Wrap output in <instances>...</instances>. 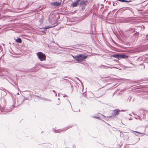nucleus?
I'll list each match as a JSON object with an SVG mask.
<instances>
[{
    "mask_svg": "<svg viewBox=\"0 0 148 148\" xmlns=\"http://www.w3.org/2000/svg\"><path fill=\"white\" fill-rule=\"evenodd\" d=\"M121 111H124V110H121Z\"/></svg>",
    "mask_w": 148,
    "mask_h": 148,
    "instance_id": "obj_26",
    "label": "nucleus"
},
{
    "mask_svg": "<svg viewBox=\"0 0 148 148\" xmlns=\"http://www.w3.org/2000/svg\"><path fill=\"white\" fill-rule=\"evenodd\" d=\"M44 99L45 100H47L49 101H51V100H50V99Z\"/></svg>",
    "mask_w": 148,
    "mask_h": 148,
    "instance_id": "obj_20",
    "label": "nucleus"
},
{
    "mask_svg": "<svg viewBox=\"0 0 148 148\" xmlns=\"http://www.w3.org/2000/svg\"><path fill=\"white\" fill-rule=\"evenodd\" d=\"M114 5V4H113V5Z\"/></svg>",
    "mask_w": 148,
    "mask_h": 148,
    "instance_id": "obj_31",
    "label": "nucleus"
},
{
    "mask_svg": "<svg viewBox=\"0 0 148 148\" xmlns=\"http://www.w3.org/2000/svg\"><path fill=\"white\" fill-rule=\"evenodd\" d=\"M111 57H114L119 59V54H115L114 55H111Z\"/></svg>",
    "mask_w": 148,
    "mask_h": 148,
    "instance_id": "obj_10",
    "label": "nucleus"
},
{
    "mask_svg": "<svg viewBox=\"0 0 148 148\" xmlns=\"http://www.w3.org/2000/svg\"><path fill=\"white\" fill-rule=\"evenodd\" d=\"M133 132H136V133H138V134H142V136H144L145 134V133H140V132H137V131H134Z\"/></svg>",
    "mask_w": 148,
    "mask_h": 148,
    "instance_id": "obj_15",
    "label": "nucleus"
},
{
    "mask_svg": "<svg viewBox=\"0 0 148 148\" xmlns=\"http://www.w3.org/2000/svg\"><path fill=\"white\" fill-rule=\"evenodd\" d=\"M36 54L40 61H43L46 60V56L44 53L42 52H38L36 53Z\"/></svg>",
    "mask_w": 148,
    "mask_h": 148,
    "instance_id": "obj_2",
    "label": "nucleus"
},
{
    "mask_svg": "<svg viewBox=\"0 0 148 148\" xmlns=\"http://www.w3.org/2000/svg\"><path fill=\"white\" fill-rule=\"evenodd\" d=\"M67 129H65L64 130H57L54 131V132L56 133L60 132V131H65Z\"/></svg>",
    "mask_w": 148,
    "mask_h": 148,
    "instance_id": "obj_13",
    "label": "nucleus"
},
{
    "mask_svg": "<svg viewBox=\"0 0 148 148\" xmlns=\"http://www.w3.org/2000/svg\"><path fill=\"white\" fill-rule=\"evenodd\" d=\"M86 4V1H82L80 2V4L81 5H84Z\"/></svg>",
    "mask_w": 148,
    "mask_h": 148,
    "instance_id": "obj_14",
    "label": "nucleus"
},
{
    "mask_svg": "<svg viewBox=\"0 0 148 148\" xmlns=\"http://www.w3.org/2000/svg\"><path fill=\"white\" fill-rule=\"evenodd\" d=\"M128 57L127 56L124 54L119 55V59L121 58H126Z\"/></svg>",
    "mask_w": 148,
    "mask_h": 148,
    "instance_id": "obj_7",
    "label": "nucleus"
},
{
    "mask_svg": "<svg viewBox=\"0 0 148 148\" xmlns=\"http://www.w3.org/2000/svg\"><path fill=\"white\" fill-rule=\"evenodd\" d=\"M17 95H19V93H18H18H17Z\"/></svg>",
    "mask_w": 148,
    "mask_h": 148,
    "instance_id": "obj_27",
    "label": "nucleus"
},
{
    "mask_svg": "<svg viewBox=\"0 0 148 148\" xmlns=\"http://www.w3.org/2000/svg\"><path fill=\"white\" fill-rule=\"evenodd\" d=\"M58 25V23H56L54 24V25L53 26H47L45 27H43V29H49V28H50L52 27H55V26H56L57 25Z\"/></svg>",
    "mask_w": 148,
    "mask_h": 148,
    "instance_id": "obj_6",
    "label": "nucleus"
},
{
    "mask_svg": "<svg viewBox=\"0 0 148 148\" xmlns=\"http://www.w3.org/2000/svg\"><path fill=\"white\" fill-rule=\"evenodd\" d=\"M51 5L52 6H58L61 5V3L58 2H54L51 3Z\"/></svg>",
    "mask_w": 148,
    "mask_h": 148,
    "instance_id": "obj_5",
    "label": "nucleus"
},
{
    "mask_svg": "<svg viewBox=\"0 0 148 148\" xmlns=\"http://www.w3.org/2000/svg\"><path fill=\"white\" fill-rule=\"evenodd\" d=\"M80 0H77L76 1L73 2V7H76L77 5V4L78 1Z\"/></svg>",
    "mask_w": 148,
    "mask_h": 148,
    "instance_id": "obj_9",
    "label": "nucleus"
},
{
    "mask_svg": "<svg viewBox=\"0 0 148 148\" xmlns=\"http://www.w3.org/2000/svg\"><path fill=\"white\" fill-rule=\"evenodd\" d=\"M16 41L17 42L19 43H21L22 42L21 39L20 38H18L16 40Z\"/></svg>",
    "mask_w": 148,
    "mask_h": 148,
    "instance_id": "obj_11",
    "label": "nucleus"
},
{
    "mask_svg": "<svg viewBox=\"0 0 148 148\" xmlns=\"http://www.w3.org/2000/svg\"><path fill=\"white\" fill-rule=\"evenodd\" d=\"M42 32H43V33H45V31H42Z\"/></svg>",
    "mask_w": 148,
    "mask_h": 148,
    "instance_id": "obj_23",
    "label": "nucleus"
},
{
    "mask_svg": "<svg viewBox=\"0 0 148 148\" xmlns=\"http://www.w3.org/2000/svg\"><path fill=\"white\" fill-rule=\"evenodd\" d=\"M72 56L73 58L75 59V56H73L72 55Z\"/></svg>",
    "mask_w": 148,
    "mask_h": 148,
    "instance_id": "obj_24",
    "label": "nucleus"
},
{
    "mask_svg": "<svg viewBox=\"0 0 148 148\" xmlns=\"http://www.w3.org/2000/svg\"><path fill=\"white\" fill-rule=\"evenodd\" d=\"M56 96H57V94H56Z\"/></svg>",
    "mask_w": 148,
    "mask_h": 148,
    "instance_id": "obj_29",
    "label": "nucleus"
},
{
    "mask_svg": "<svg viewBox=\"0 0 148 148\" xmlns=\"http://www.w3.org/2000/svg\"><path fill=\"white\" fill-rule=\"evenodd\" d=\"M88 56V55L85 54H79L75 56V60L78 62H81L86 59Z\"/></svg>",
    "mask_w": 148,
    "mask_h": 148,
    "instance_id": "obj_1",
    "label": "nucleus"
},
{
    "mask_svg": "<svg viewBox=\"0 0 148 148\" xmlns=\"http://www.w3.org/2000/svg\"><path fill=\"white\" fill-rule=\"evenodd\" d=\"M99 67L102 69H107L108 68H110L111 69L112 68H117L116 67H111L110 66H105L104 65H100V66H99Z\"/></svg>",
    "mask_w": 148,
    "mask_h": 148,
    "instance_id": "obj_4",
    "label": "nucleus"
},
{
    "mask_svg": "<svg viewBox=\"0 0 148 148\" xmlns=\"http://www.w3.org/2000/svg\"><path fill=\"white\" fill-rule=\"evenodd\" d=\"M53 91L54 92H55V91L54 90H53Z\"/></svg>",
    "mask_w": 148,
    "mask_h": 148,
    "instance_id": "obj_25",
    "label": "nucleus"
},
{
    "mask_svg": "<svg viewBox=\"0 0 148 148\" xmlns=\"http://www.w3.org/2000/svg\"><path fill=\"white\" fill-rule=\"evenodd\" d=\"M114 5V4H113V5Z\"/></svg>",
    "mask_w": 148,
    "mask_h": 148,
    "instance_id": "obj_32",
    "label": "nucleus"
},
{
    "mask_svg": "<svg viewBox=\"0 0 148 148\" xmlns=\"http://www.w3.org/2000/svg\"><path fill=\"white\" fill-rule=\"evenodd\" d=\"M65 97V96H64V97Z\"/></svg>",
    "mask_w": 148,
    "mask_h": 148,
    "instance_id": "obj_33",
    "label": "nucleus"
},
{
    "mask_svg": "<svg viewBox=\"0 0 148 148\" xmlns=\"http://www.w3.org/2000/svg\"><path fill=\"white\" fill-rule=\"evenodd\" d=\"M3 110H4V109ZM2 112H3V111H2ZM3 112H4V110H3Z\"/></svg>",
    "mask_w": 148,
    "mask_h": 148,
    "instance_id": "obj_28",
    "label": "nucleus"
},
{
    "mask_svg": "<svg viewBox=\"0 0 148 148\" xmlns=\"http://www.w3.org/2000/svg\"><path fill=\"white\" fill-rule=\"evenodd\" d=\"M21 5H24L23 7L21 8L24 9L28 8L30 5L29 4V3H28L26 0L24 1L23 2L21 3Z\"/></svg>",
    "mask_w": 148,
    "mask_h": 148,
    "instance_id": "obj_3",
    "label": "nucleus"
},
{
    "mask_svg": "<svg viewBox=\"0 0 148 148\" xmlns=\"http://www.w3.org/2000/svg\"><path fill=\"white\" fill-rule=\"evenodd\" d=\"M12 110V109L10 108L8 110H7L5 108H4V111L5 112H9L11 111Z\"/></svg>",
    "mask_w": 148,
    "mask_h": 148,
    "instance_id": "obj_12",
    "label": "nucleus"
},
{
    "mask_svg": "<svg viewBox=\"0 0 148 148\" xmlns=\"http://www.w3.org/2000/svg\"><path fill=\"white\" fill-rule=\"evenodd\" d=\"M120 112V110L118 109H116L114 110V115H117L119 114V113Z\"/></svg>",
    "mask_w": 148,
    "mask_h": 148,
    "instance_id": "obj_8",
    "label": "nucleus"
},
{
    "mask_svg": "<svg viewBox=\"0 0 148 148\" xmlns=\"http://www.w3.org/2000/svg\"><path fill=\"white\" fill-rule=\"evenodd\" d=\"M109 117H110H110H111V116H109Z\"/></svg>",
    "mask_w": 148,
    "mask_h": 148,
    "instance_id": "obj_30",
    "label": "nucleus"
},
{
    "mask_svg": "<svg viewBox=\"0 0 148 148\" xmlns=\"http://www.w3.org/2000/svg\"><path fill=\"white\" fill-rule=\"evenodd\" d=\"M135 119H138L140 120L141 119V118L140 116H137V117H135Z\"/></svg>",
    "mask_w": 148,
    "mask_h": 148,
    "instance_id": "obj_17",
    "label": "nucleus"
},
{
    "mask_svg": "<svg viewBox=\"0 0 148 148\" xmlns=\"http://www.w3.org/2000/svg\"><path fill=\"white\" fill-rule=\"evenodd\" d=\"M2 49L1 48V46H0V52H1V51H2Z\"/></svg>",
    "mask_w": 148,
    "mask_h": 148,
    "instance_id": "obj_18",
    "label": "nucleus"
},
{
    "mask_svg": "<svg viewBox=\"0 0 148 148\" xmlns=\"http://www.w3.org/2000/svg\"><path fill=\"white\" fill-rule=\"evenodd\" d=\"M140 139V138H136L135 139H136V141L135 143L134 144L136 143Z\"/></svg>",
    "mask_w": 148,
    "mask_h": 148,
    "instance_id": "obj_16",
    "label": "nucleus"
},
{
    "mask_svg": "<svg viewBox=\"0 0 148 148\" xmlns=\"http://www.w3.org/2000/svg\"><path fill=\"white\" fill-rule=\"evenodd\" d=\"M96 119H99L100 118L99 117H94Z\"/></svg>",
    "mask_w": 148,
    "mask_h": 148,
    "instance_id": "obj_19",
    "label": "nucleus"
},
{
    "mask_svg": "<svg viewBox=\"0 0 148 148\" xmlns=\"http://www.w3.org/2000/svg\"><path fill=\"white\" fill-rule=\"evenodd\" d=\"M145 113H148V111H145Z\"/></svg>",
    "mask_w": 148,
    "mask_h": 148,
    "instance_id": "obj_22",
    "label": "nucleus"
},
{
    "mask_svg": "<svg viewBox=\"0 0 148 148\" xmlns=\"http://www.w3.org/2000/svg\"><path fill=\"white\" fill-rule=\"evenodd\" d=\"M40 66H41L42 67H44V68H45V66H44L43 65H42V64H41V65H40Z\"/></svg>",
    "mask_w": 148,
    "mask_h": 148,
    "instance_id": "obj_21",
    "label": "nucleus"
}]
</instances>
